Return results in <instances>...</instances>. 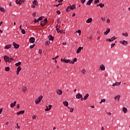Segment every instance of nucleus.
<instances>
[{
	"mask_svg": "<svg viewBox=\"0 0 130 130\" xmlns=\"http://www.w3.org/2000/svg\"><path fill=\"white\" fill-rule=\"evenodd\" d=\"M42 98H43V96L42 95H40L38 99H37L35 101L36 104H39V103L41 102V100H42Z\"/></svg>",
	"mask_w": 130,
	"mask_h": 130,
	"instance_id": "obj_1",
	"label": "nucleus"
},
{
	"mask_svg": "<svg viewBox=\"0 0 130 130\" xmlns=\"http://www.w3.org/2000/svg\"><path fill=\"white\" fill-rule=\"evenodd\" d=\"M25 0H16V3L17 5H22L24 4Z\"/></svg>",
	"mask_w": 130,
	"mask_h": 130,
	"instance_id": "obj_2",
	"label": "nucleus"
},
{
	"mask_svg": "<svg viewBox=\"0 0 130 130\" xmlns=\"http://www.w3.org/2000/svg\"><path fill=\"white\" fill-rule=\"evenodd\" d=\"M120 43L121 44H122V45H123L124 46H126V45H127V44H128V43H127V41H126L125 40H123L122 41H120Z\"/></svg>",
	"mask_w": 130,
	"mask_h": 130,
	"instance_id": "obj_3",
	"label": "nucleus"
},
{
	"mask_svg": "<svg viewBox=\"0 0 130 130\" xmlns=\"http://www.w3.org/2000/svg\"><path fill=\"white\" fill-rule=\"evenodd\" d=\"M9 58V56H7V55L4 56V60L6 62H8V61L9 62H11V60H10Z\"/></svg>",
	"mask_w": 130,
	"mask_h": 130,
	"instance_id": "obj_4",
	"label": "nucleus"
},
{
	"mask_svg": "<svg viewBox=\"0 0 130 130\" xmlns=\"http://www.w3.org/2000/svg\"><path fill=\"white\" fill-rule=\"evenodd\" d=\"M61 61H62L63 62H65V63H69V62H71V60L70 59H62L61 58L60 59Z\"/></svg>",
	"mask_w": 130,
	"mask_h": 130,
	"instance_id": "obj_5",
	"label": "nucleus"
},
{
	"mask_svg": "<svg viewBox=\"0 0 130 130\" xmlns=\"http://www.w3.org/2000/svg\"><path fill=\"white\" fill-rule=\"evenodd\" d=\"M47 108L45 109V111H49L50 109H51V108L52 107V105H49V106H46Z\"/></svg>",
	"mask_w": 130,
	"mask_h": 130,
	"instance_id": "obj_6",
	"label": "nucleus"
},
{
	"mask_svg": "<svg viewBox=\"0 0 130 130\" xmlns=\"http://www.w3.org/2000/svg\"><path fill=\"white\" fill-rule=\"evenodd\" d=\"M43 17H40L39 18L36 19H35L34 20V22L35 23H38V22H39V21H41L43 19Z\"/></svg>",
	"mask_w": 130,
	"mask_h": 130,
	"instance_id": "obj_7",
	"label": "nucleus"
},
{
	"mask_svg": "<svg viewBox=\"0 0 130 130\" xmlns=\"http://www.w3.org/2000/svg\"><path fill=\"white\" fill-rule=\"evenodd\" d=\"M120 99V95H118L115 97V100L117 102H119Z\"/></svg>",
	"mask_w": 130,
	"mask_h": 130,
	"instance_id": "obj_8",
	"label": "nucleus"
},
{
	"mask_svg": "<svg viewBox=\"0 0 130 130\" xmlns=\"http://www.w3.org/2000/svg\"><path fill=\"white\" fill-rule=\"evenodd\" d=\"M13 45L14 47V48H16V49H18V48H19V45L17 44L16 43L13 42Z\"/></svg>",
	"mask_w": 130,
	"mask_h": 130,
	"instance_id": "obj_9",
	"label": "nucleus"
},
{
	"mask_svg": "<svg viewBox=\"0 0 130 130\" xmlns=\"http://www.w3.org/2000/svg\"><path fill=\"white\" fill-rule=\"evenodd\" d=\"M84 47H80L78 48L76 53H80V52H81V50H82V49H83Z\"/></svg>",
	"mask_w": 130,
	"mask_h": 130,
	"instance_id": "obj_10",
	"label": "nucleus"
},
{
	"mask_svg": "<svg viewBox=\"0 0 130 130\" xmlns=\"http://www.w3.org/2000/svg\"><path fill=\"white\" fill-rule=\"evenodd\" d=\"M16 104H17V102L15 101L14 103H12L10 104V107L11 108H13V107H15L16 106Z\"/></svg>",
	"mask_w": 130,
	"mask_h": 130,
	"instance_id": "obj_11",
	"label": "nucleus"
},
{
	"mask_svg": "<svg viewBox=\"0 0 130 130\" xmlns=\"http://www.w3.org/2000/svg\"><path fill=\"white\" fill-rule=\"evenodd\" d=\"M100 69L102 71H105V66L104 64H101L100 66Z\"/></svg>",
	"mask_w": 130,
	"mask_h": 130,
	"instance_id": "obj_12",
	"label": "nucleus"
},
{
	"mask_svg": "<svg viewBox=\"0 0 130 130\" xmlns=\"http://www.w3.org/2000/svg\"><path fill=\"white\" fill-rule=\"evenodd\" d=\"M56 92L58 95H61V94H62V90L60 89H57L56 90Z\"/></svg>",
	"mask_w": 130,
	"mask_h": 130,
	"instance_id": "obj_13",
	"label": "nucleus"
},
{
	"mask_svg": "<svg viewBox=\"0 0 130 130\" xmlns=\"http://www.w3.org/2000/svg\"><path fill=\"white\" fill-rule=\"evenodd\" d=\"M29 41L30 43H34L35 42V38L31 37L29 39Z\"/></svg>",
	"mask_w": 130,
	"mask_h": 130,
	"instance_id": "obj_14",
	"label": "nucleus"
},
{
	"mask_svg": "<svg viewBox=\"0 0 130 130\" xmlns=\"http://www.w3.org/2000/svg\"><path fill=\"white\" fill-rule=\"evenodd\" d=\"M121 84V82H115V83L113 84V87H115V86H119Z\"/></svg>",
	"mask_w": 130,
	"mask_h": 130,
	"instance_id": "obj_15",
	"label": "nucleus"
},
{
	"mask_svg": "<svg viewBox=\"0 0 130 130\" xmlns=\"http://www.w3.org/2000/svg\"><path fill=\"white\" fill-rule=\"evenodd\" d=\"M25 113V111H20L17 113V115H19V114H24Z\"/></svg>",
	"mask_w": 130,
	"mask_h": 130,
	"instance_id": "obj_16",
	"label": "nucleus"
},
{
	"mask_svg": "<svg viewBox=\"0 0 130 130\" xmlns=\"http://www.w3.org/2000/svg\"><path fill=\"white\" fill-rule=\"evenodd\" d=\"M116 39V38L115 37H113L111 39H109V42H112V41H114Z\"/></svg>",
	"mask_w": 130,
	"mask_h": 130,
	"instance_id": "obj_17",
	"label": "nucleus"
},
{
	"mask_svg": "<svg viewBox=\"0 0 130 130\" xmlns=\"http://www.w3.org/2000/svg\"><path fill=\"white\" fill-rule=\"evenodd\" d=\"M82 96L81 93H78L76 95V98H77V99H80V98H82Z\"/></svg>",
	"mask_w": 130,
	"mask_h": 130,
	"instance_id": "obj_18",
	"label": "nucleus"
},
{
	"mask_svg": "<svg viewBox=\"0 0 130 130\" xmlns=\"http://www.w3.org/2000/svg\"><path fill=\"white\" fill-rule=\"evenodd\" d=\"M93 19H92V18H88L87 20H86V23H91Z\"/></svg>",
	"mask_w": 130,
	"mask_h": 130,
	"instance_id": "obj_19",
	"label": "nucleus"
},
{
	"mask_svg": "<svg viewBox=\"0 0 130 130\" xmlns=\"http://www.w3.org/2000/svg\"><path fill=\"white\" fill-rule=\"evenodd\" d=\"M93 1L94 0H89L87 3H86L87 6H90L91 4H92Z\"/></svg>",
	"mask_w": 130,
	"mask_h": 130,
	"instance_id": "obj_20",
	"label": "nucleus"
},
{
	"mask_svg": "<svg viewBox=\"0 0 130 130\" xmlns=\"http://www.w3.org/2000/svg\"><path fill=\"white\" fill-rule=\"evenodd\" d=\"M110 32V28H107L106 31L104 32L105 35H107Z\"/></svg>",
	"mask_w": 130,
	"mask_h": 130,
	"instance_id": "obj_21",
	"label": "nucleus"
},
{
	"mask_svg": "<svg viewBox=\"0 0 130 130\" xmlns=\"http://www.w3.org/2000/svg\"><path fill=\"white\" fill-rule=\"evenodd\" d=\"M48 38H49V40L52 41H53V39H54V38L52 37V36L51 35L49 36Z\"/></svg>",
	"mask_w": 130,
	"mask_h": 130,
	"instance_id": "obj_22",
	"label": "nucleus"
},
{
	"mask_svg": "<svg viewBox=\"0 0 130 130\" xmlns=\"http://www.w3.org/2000/svg\"><path fill=\"white\" fill-rule=\"evenodd\" d=\"M11 47H12V45H7L5 48V49H9V48H11Z\"/></svg>",
	"mask_w": 130,
	"mask_h": 130,
	"instance_id": "obj_23",
	"label": "nucleus"
},
{
	"mask_svg": "<svg viewBox=\"0 0 130 130\" xmlns=\"http://www.w3.org/2000/svg\"><path fill=\"white\" fill-rule=\"evenodd\" d=\"M63 105H64V106H66L67 107H68V106L69 105V102H68V101L63 102Z\"/></svg>",
	"mask_w": 130,
	"mask_h": 130,
	"instance_id": "obj_24",
	"label": "nucleus"
},
{
	"mask_svg": "<svg viewBox=\"0 0 130 130\" xmlns=\"http://www.w3.org/2000/svg\"><path fill=\"white\" fill-rule=\"evenodd\" d=\"M122 111H123L124 113H126L127 112V109L125 107H123Z\"/></svg>",
	"mask_w": 130,
	"mask_h": 130,
	"instance_id": "obj_25",
	"label": "nucleus"
},
{
	"mask_svg": "<svg viewBox=\"0 0 130 130\" xmlns=\"http://www.w3.org/2000/svg\"><path fill=\"white\" fill-rule=\"evenodd\" d=\"M71 7V10H74L75 9H76V5H73L72 6L70 5Z\"/></svg>",
	"mask_w": 130,
	"mask_h": 130,
	"instance_id": "obj_26",
	"label": "nucleus"
},
{
	"mask_svg": "<svg viewBox=\"0 0 130 130\" xmlns=\"http://www.w3.org/2000/svg\"><path fill=\"white\" fill-rule=\"evenodd\" d=\"M46 22H45L44 21H42L41 22V23H40V24L41 25V26H43V27L44 26H45V25H46Z\"/></svg>",
	"mask_w": 130,
	"mask_h": 130,
	"instance_id": "obj_27",
	"label": "nucleus"
},
{
	"mask_svg": "<svg viewBox=\"0 0 130 130\" xmlns=\"http://www.w3.org/2000/svg\"><path fill=\"white\" fill-rule=\"evenodd\" d=\"M33 5H35V6H38V2H37V1L35 0L32 2Z\"/></svg>",
	"mask_w": 130,
	"mask_h": 130,
	"instance_id": "obj_28",
	"label": "nucleus"
},
{
	"mask_svg": "<svg viewBox=\"0 0 130 130\" xmlns=\"http://www.w3.org/2000/svg\"><path fill=\"white\" fill-rule=\"evenodd\" d=\"M122 36H124V37H127V36H128V34L127 32L122 33Z\"/></svg>",
	"mask_w": 130,
	"mask_h": 130,
	"instance_id": "obj_29",
	"label": "nucleus"
},
{
	"mask_svg": "<svg viewBox=\"0 0 130 130\" xmlns=\"http://www.w3.org/2000/svg\"><path fill=\"white\" fill-rule=\"evenodd\" d=\"M88 97H89V94L88 93H87L83 99L84 100H87V99H88Z\"/></svg>",
	"mask_w": 130,
	"mask_h": 130,
	"instance_id": "obj_30",
	"label": "nucleus"
},
{
	"mask_svg": "<svg viewBox=\"0 0 130 130\" xmlns=\"http://www.w3.org/2000/svg\"><path fill=\"white\" fill-rule=\"evenodd\" d=\"M81 73H82V74H83V75H85V74H86V69H83L81 71Z\"/></svg>",
	"mask_w": 130,
	"mask_h": 130,
	"instance_id": "obj_31",
	"label": "nucleus"
},
{
	"mask_svg": "<svg viewBox=\"0 0 130 130\" xmlns=\"http://www.w3.org/2000/svg\"><path fill=\"white\" fill-rule=\"evenodd\" d=\"M71 11V6H68L67 9H66V12H70Z\"/></svg>",
	"mask_w": 130,
	"mask_h": 130,
	"instance_id": "obj_32",
	"label": "nucleus"
},
{
	"mask_svg": "<svg viewBox=\"0 0 130 130\" xmlns=\"http://www.w3.org/2000/svg\"><path fill=\"white\" fill-rule=\"evenodd\" d=\"M21 62L20 61H19V62L15 63V66L16 67H19V66H21Z\"/></svg>",
	"mask_w": 130,
	"mask_h": 130,
	"instance_id": "obj_33",
	"label": "nucleus"
},
{
	"mask_svg": "<svg viewBox=\"0 0 130 130\" xmlns=\"http://www.w3.org/2000/svg\"><path fill=\"white\" fill-rule=\"evenodd\" d=\"M27 90V88L26 87H24L22 88V91L25 93Z\"/></svg>",
	"mask_w": 130,
	"mask_h": 130,
	"instance_id": "obj_34",
	"label": "nucleus"
},
{
	"mask_svg": "<svg viewBox=\"0 0 130 130\" xmlns=\"http://www.w3.org/2000/svg\"><path fill=\"white\" fill-rule=\"evenodd\" d=\"M105 102V99H104L101 100L100 103V104H101L102 103H104Z\"/></svg>",
	"mask_w": 130,
	"mask_h": 130,
	"instance_id": "obj_35",
	"label": "nucleus"
},
{
	"mask_svg": "<svg viewBox=\"0 0 130 130\" xmlns=\"http://www.w3.org/2000/svg\"><path fill=\"white\" fill-rule=\"evenodd\" d=\"M99 6L100 7V8H103V7H104V4L101 3L99 4Z\"/></svg>",
	"mask_w": 130,
	"mask_h": 130,
	"instance_id": "obj_36",
	"label": "nucleus"
},
{
	"mask_svg": "<svg viewBox=\"0 0 130 130\" xmlns=\"http://www.w3.org/2000/svg\"><path fill=\"white\" fill-rule=\"evenodd\" d=\"M5 71H6V72H9V71H10V67H6V68H5Z\"/></svg>",
	"mask_w": 130,
	"mask_h": 130,
	"instance_id": "obj_37",
	"label": "nucleus"
},
{
	"mask_svg": "<svg viewBox=\"0 0 130 130\" xmlns=\"http://www.w3.org/2000/svg\"><path fill=\"white\" fill-rule=\"evenodd\" d=\"M22 70V69L21 68L20 66H19L17 69V71L18 72H20L21 70Z\"/></svg>",
	"mask_w": 130,
	"mask_h": 130,
	"instance_id": "obj_38",
	"label": "nucleus"
},
{
	"mask_svg": "<svg viewBox=\"0 0 130 130\" xmlns=\"http://www.w3.org/2000/svg\"><path fill=\"white\" fill-rule=\"evenodd\" d=\"M45 44H46V45H49V44H50V42H49V41H46V42H45Z\"/></svg>",
	"mask_w": 130,
	"mask_h": 130,
	"instance_id": "obj_39",
	"label": "nucleus"
},
{
	"mask_svg": "<svg viewBox=\"0 0 130 130\" xmlns=\"http://www.w3.org/2000/svg\"><path fill=\"white\" fill-rule=\"evenodd\" d=\"M0 11L1 12H3V13H5V9L4 8H0Z\"/></svg>",
	"mask_w": 130,
	"mask_h": 130,
	"instance_id": "obj_40",
	"label": "nucleus"
},
{
	"mask_svg": "<svg viewBox=\"0 0 130 130\" xmlns=\"http://www.w3.org/2000/svg\"><path fill=\"white\" fill-rule=\"evenodd\" d=\"M21 33L22 34H26V31L24 29H21Z\"/></svg>",
	"mask_w": 130,
	"mask_h": 130,
	"instance_id": "obj_41",
	"label": "nucleus"
},
{
	"mask_svg": "<svg viewBox=\"0 0 130 130\" xmlns=\"http://www.w3.org/2000/svg\"><path fill=\"white\" fill-rule=\"evenodd\" d=\"M114 46H115V43L114 44H112L111 45V48H112V47H114Z\"/></svg>",
	"mask_w": 130,
	"mask_h": 130,
	"instance_id": "obj_42",
	"label": "nucleus"
},
{
	"mask_svg": "<svg viewBox=\"0 0 130 130\" xmlns=\"http://www.w3.org/2000/svg\"><path fill=\"white\" fill-rule=\"evenodd\" d=\"M97 3H100L99 0H95L94 1V4L96 5V4H97Z\"/></svg>",
	"mask_w": 130,
	"mask_h": 130,
	"instance_id": "obj_43",
	"label": "nucleus"
},
{
	"mask_svg": "<svg viewBox=\"0 0 130 130\" xmlns=\"http://www.w3.org/2000/svg\"><path fill=\"white\" fill-rule=\"evenodd\" d=\"M101 20H102V21H103L106 20V19H105V17H101Z\"/></svg>",
	"mask_w": 130,
	"mask_h": 130,
	"instance_id": "obj_44",
	"label": "nucleus"
},
{
	"mask_svg": "<svg viewBox=\"0 0 130 130\" xmlns=\"http://www.w3.org/2000/svg\"><path fill=\"white\" fill-rule=\"evenodd\" d=\"M36 117H37V116L35 115H34L32 116V119H36Z\"/></svg>",
	"mask_w": 130,
	"mask_h": 130,
	"instance_id": "obj_45",
	"label": "nucleus"
},
{
	"mask_svg": "<svg viewBox=\"0 0 130 130\" xmlns=\"http://www.w3.org/2000/svg\"><path fill=\"white\" fill-rule=\"evenodd\" d=\"M74 111V108H70V112H73Z\"/></svg>",
	"mask_w": 130,
	"mask_h": 130,
	"instance_id": "obj_46",
	"label": "nucleus"
},
{
	"mask_svg": "<svg viewBox=\"0 0 130 130\" xmlns=\"http://www.w3.org/2000/svg\"><path fill=\"white\" fill-rule=\"evenodd\" d=\"M43 21L45 22L46 24H47V18H45V19Z\"/></svg>",
	"mask_w": 130,
	"mask_h": 130,
	"instance_id": "obj_47",
	"label": "nucleus"
},
{
	"mask_svg": "<svg viewBox=\"0 0 130 130\" xmlns=\"http://www.w3.org/2000/svg\"><path fill=\"white\" fill-rule=\"evenodd\" d=\"M33 17H36V12H34L32 14Z\"/></svg>",
	"mask_w": 130,
	"mask_h": 130,
	"instance_id": "obj_48",
	"label": "nucleus"
},
{
	"mask_svg": "<svg viewBox=\"0 0 130 130\" xmlns=\"http://www.w3.org/2000/svg\"><path fill=\"white\" fill-rule=\"evenodd\" d=\"M56 31H57V33H60V32L59 28H56Z\"/></svg>",
	"mask_w": 130,
	"mask_h": 130,
	"instance_id": "obj_49",
	"label": "nucleus"
},
{
	"mask_svg": "<svg viewBox=\"0 0 130 130\" xmlns=\"http://www.w3.org/2000/svg\"><path fill=\"white\" fill-rule=\"evenodd\" d=\"M34 46H35V44L32 45H31V46H30V48L31 49H32V48H33L34 47Z\"/></svg>",
	"mask_w": 130,
	"mask_h": 130,
	"instance_id": "obj_50",
	"label": "nucleus"
},
{
	"mask_svg": "<svg viewBox=\"0 0 130 130\" xmlns=\"http://www.w3.org/2000/svg\"><path fill=\"white\" fill-rule=\"evenodd\" d=\"M9 60H10V62H12V61H13V60H14V58H9Z\"/></svg>",
	"mask_w": 130,
	"mask_h": 130,
	"instance_id": "obj_51",
	"label": "nucleus"
},
{
	"mask_svg": "<svg viewBox=\"0 0 130 130\" xmlns=\"http://www.w3.org/2000/svg\"><path fill=\"white\" fill-rule=\"evenodd\" d=\"M39 53L40 54H41V53H42V50L39 49Z\"/></svg>",
	"mask_w": 130,
	"mask_h": 130,
	"instance_id": "obj_52",
	"label": "nucleus"
},
{
	"mask_svg": "<svg viewBox=\"0 0 130 130\" xmlns=\"http://www.w3.org/2000/svg\"><path fill=\"white\" fill-rule=\"evenodd\" d=\"M81 2L82 4H85V2H86V0H81Z\"/></svg>",
	"mask_w": 130,
	"mask_h": 130,
	"instance_id": "obj_53",
	"label": "nucleus"
},
{
	"mask_svg": "<svg viewBox=\"0 0 130 130\" xmlns=\"http://www.w3.org/2000/svg\"><path fill=\"white\" fill-rule=\"evenodd\" d=\"M56 13H57V14H58V15H60V11H57Z\"/></svg>",
	"mask_w": 130,
	"mask_h": 130,
	"instance_id": "obj_54",
	"label": "nucleus"
},
{
	"mask_svg": "<svg viewBox=\"0 0 130 130\" xmlns=\"http://www.w3.org/2000/svg\"><path fill=\"white\" fill-rule=\"evenodd\" d=\"M107 23H110V19H109V18H108V19L107 20Z\"/></svg>",
	"mask_w": 130,
	"mask_h": 130,
	"instance_id": "obj_55",
	"label": "nucleus"
},
{
	"mask_svg": "<svg viewBox=\"0 0 130 130\" xmlns=\"http://www.w3.org/2000/svg\"><path fill=\"white\" fill-rule=\"evenodd\" d=\"M17 109H19V108H20V104H18L16 106Z\"/></svg>",
	"mask_w": 130,
	"mask_h": 130,
	"instance_id": "obj_56",
	"label": "nucleus"
},
{
	"mask_svg": "<svg viewBox=\"0 0 130 130\" xmlns=\"http://www.w3.org/2000/svg\"><path fill=\"white\" fill-rule=\"evenodd\" d=\"M77 32H78V33L79 34V36H80V35H81V30H78L77 31Z\"/></svg>",
	"mask_w": 130,
	"mask_h": 130,
	"instance_id": "obj_57",
	"label": "nucleus"
},
{
	"mask_svg": "<svg viewBox=\"0 0 130 130\" xmlns=\"http://www.w3.org/2000/svg\"><path fill=\"white\" fill-rule=\"evenodd\" d=\"M60 5H61V4H57V5H54V7H58L59 6H60Z\"/></svg>",
	"mask_w": 130,
	"mask_h": 130,
	"instance_id": "obj_58",
	"label": "nucleus"
},
{
	"mask_svg": "<svg viewBox=\"0 0 130 130\" xmlns=\"http://www.w3.org/2000/svg\"><path fill=\"white\" fill-rule=\"evenodd\" d=\"M73 61H74V62H76V61H77V58H75L73 60Z\"/></svg>",
	"mask_w": 130,
	"mask_h": 130,
	"instance_id": "obj_59",
	"label": "nucleus"
},
{
	"mask_svg": "<svg viewBox=\"0 0 130 130\" xmlns=\"http://www.w3.org/2000/svg\"><path fill=\"white\" fill-rule=\"evenodd\" d=\"M16 125H17V127H16V128L18 127V128L20 129V126H19V125H18V123Z\"/></svg>",
	"mask_w": 130,
	"mask_h": 130,
	"instance_id": "obj_60",
	"label": "nucleus"
},
{
	"mask_svg": "<svg viewBox=\"0 0 130 130\" xmlns=\"http://www.w3.org/2000/svg\"><path fill=\"white\" fill-rule=\"evenodd\" d=\"M2 112H3V108L0 109V114H2Z\"/></svg>",
	"mask_w": 130,
	"mask_h": 130,
	"instance_id": "obj_61",
	"label": "nucleus"
},
{
	"mask_svg": "<svg viewBox=\"0 0 130 130\" xmlns=\"http://www.w3.org/2000/svg\"><path fill=\"white\" fill-rule=\"evenodd\" d=\"M31 8H36L35 5H34V4L32 5H31Z\"/></svg>",
	"mask_w": 130,
	"mask_h": 130,
	"instance_id": "obj_62",
	"label": "nucleus"
},
{
	"mask_svg": "<svg viewBox=\"0 0 130 130\" xmlns=\"http://www.w3.org/2000/svg\"><path fill=\"white\" fill-rule=\"evenodd\" d=\"M60 33L61 34H62V33H63V30H60Z\"/></svg>",
	"mask_w": 130,
	"mask_h": 130,
	"instance_id": "obj_63",
	"label": "nucleus"
},
{
	"mask_svg": "<svg viewBox=\"0 0 130 130\" xmlns=\"http://www.w3.org/2000/svg\"><path fill=\"white\" fill-rule=\"evenodd\" d=\"M92 38H93V37H92V36H90L89 38H88V39H92Z\"/></svg>",
	"mask_w": 130,
	"mask_h": 130,
	"instance_id": "obj_64",
	"label": "nucleus"
}]
</instances>
